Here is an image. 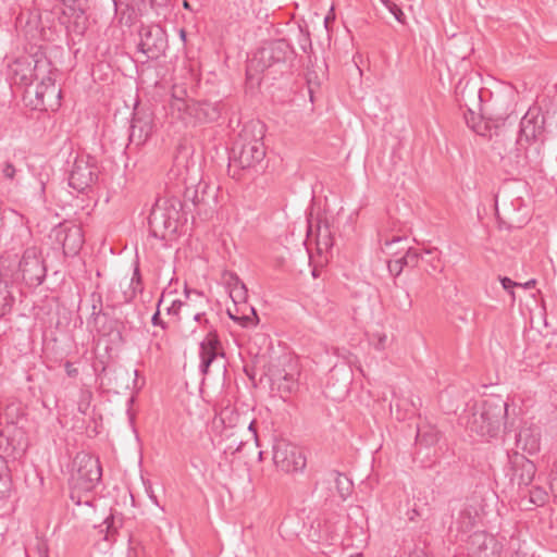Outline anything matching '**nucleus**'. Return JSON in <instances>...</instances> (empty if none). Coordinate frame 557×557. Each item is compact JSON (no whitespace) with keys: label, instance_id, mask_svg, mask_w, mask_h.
I'll return each mask as SVG.
<instances>
[{"label":"nucleus","instance_id":"obj_1","mask_svg":"<svg viewBox=\"0 0 557 557\" xmlns=\"http://www.w3.org/2000/svg\"><path fill=\"white\" fill-rule=\"evenodd\" d=\"M500 114L507 115L505 126L499 122L502 134L495 136L494 149L500 156L502 166L509 175H520L528 169H535L541 164V150L545 136V116L539 108L529 109L521 117L518 127L516 121L507 110Z\"/></svg>","mask_w":557,"mask_h":557},{"label":"nucleus","instance_id":"obj_2","mask_svg":"<svg viewBox=\"0 0 557 557\" xmlns=\"http://www.w3.org/2000/svg\"><path fill=\"white\" fill-rule=\"evenodd\" d=\"M455 99L463 112L466 124L478 135L499 136V122L505 125L507 115L495 111L496 101L482 104V89L478 83L470 78L461 77L455 86Z\"/></svg>","mask_w":557,"mask_h":557},{"label":"nucleus","instance_id":"obj_3","mask_svg":"<svg viewBox=\"0 0 557 557\" xmlns=\"http://www.w3.org/2000/svg\"><path fill=\"white\" fill-rule=\"evenodd\" d=\"M102 467L98 458L86 453H78L73 460L69 480L70 498L75 505L92 506L91 492L100 483Z\"/></svg>","mask_w":557,"mask_h":557},{"label":"nucleus","instance_id":"obj_4","mask_svg":"<svg viewBox=\"0 0 557 557\" xmlns=\"http://www.w3.org/2000/svg\"><path fill=\"white\" fill-rule=\"evenodd\" d=\"M295 51L286 39L265 41L247 62V79L260 82L259 74L267 70L283 71L288 69L294 59Z\"/></svg>","mask_w":557,"mask_h":557},{"label":"nucleus","instance_id":"obj_5","mask_svg":"<svg viewBox=\"0 0 557 557\" xmlns=\"http://www.w3.org/2000/svg\"><path fill=\"white\" fill-rule=\"evenodd\" d=\"M265 157V147L261 138L240 135L228 157L227 172L232 178L242 180L245 175L258 173Z\"/></svg>","mask_w":557,"mask_h":557},{"label":"nucleus","instance_id":"obj_6","mask_svg":"<svg viewBox=\"0 0 557 557\" xmlns=\"http://www.w3.org/2000/svg\"><path fill=\"white\" fill-rule=\"evenodd\" d=\"M182 211L183 203L180 198L171 196L158 199L148 219L150 235L162 240L175 235L181 220H187Z\"/></svg>","mask_w":557,"mask_h":557},{"label":"nucleus","instance_id":"obj_7","mask_svg":"<svg viewBox=\"0 0 557 557\" xmlns=\"http://www.w3.org/2000/svg\"><path fill=\"white\" fill-rule=\"evenodd\" d=\"M508 405L499 396H492L482 401L481 406L469 417L467 425L472 433L482 437H495L505 419Z\"/></svg>","mask_w":557,"mask_h":557},{"label":"nucleus","instance_id":"obj_8","mask_svg":"<svg viewBox=\"0 0 557 557\" xmlns=\"http://www.w3.org/2000/svg\"><path fill=\"white\" fill-rule=\"evenodd\" d=\"M223 104L221 101L189 100L176 98L170 104V113L173 117L181 120L186 126H197L213 123L222 114Z\"/></svg>","mask_w":557,"mask_h":557},{"label":"nucleus","instance_id":"obj_9","mask_svg":"<svg viewBox=\"0 0 557 557\" xmlns=\"http://www.w3.org/2000/svg\"><path fill=\"white\" fill-rule=\"evenodd\" d=\"M51 71V60L39 47L32 57H21L9 65V79L12 85L29 87L35 78Z\"/></svg>","mask_w":557,"mask_h":557},{"label":"nucleus","instance_id":"obj_10","mask_svg":"<svg viewBox=\"0 0 557 557\" xmlns=\"http://www.w3.org/2000/svg\"><path fill=\"white\" fill-rule=\"evenodd\" d=\"M47 275V268L41 249L37 246L27 247L18 262V269L12 273V282H24L29 287L42 284Z\"/></svg>","mask_w":557,"mask_h":557},{"label":"nucleus","instance_id":"obj_11","mask_svg":"<svg viewBox=\"0 0 557 557\" xmlns=\"http://www.w3.org/2000/svg\"><path fill=\"white\" fill-rule=\"evenodd\" d=\"M180 159L176 158L175 165L172 168L169 172L170 178L172 176H182L181 181L185 185L184 190V201L183 203V211L184 215L186 216L188 212L195 211L196 213L200 214L202 209L207 206H209L210 200L214 199V195L209 193V185L205 182L199 181L198 184L194 185L190 183L188 184V181L190 180L188 177L189 174V168L185 169L186 174L183 175L181 173L180 169Z\"/></svg>","mask_w":557,"mask_h":557},{"label":"nucleus","instance_id":"obj_12","mask_svg":"<svg viewBox=\"0 0 557 557\" xmlns=\"http://www.w3.org/2000/svg\"><path fill=\"white\" fill-rule=\"evenodd\" d=\"M100 166L96 157L78 153L73 162L69 176V185L78 193H85L98 182Z\"/></svg>","mask_w":557,"mask_h":557},{"label":"nucleus","instance_id":"obj_13","mask_svg":"<svg viewBox=\"0 0 557 557\" xmlns=\"http://www.w3.org/2000/svg\"><path fill=\"white\" fill-rule=\"evenodd\" d=\"M92 306L89 324H92L97 333L101 336L113 337V342L123 343L124 322L114 318L108 311L102 310V297L98 293L91 294Z\"/></svg>","mask_w":557,"mask_h":557},{"label":"nucleus","instance_id":"obj_14","mask_svg":"<svg viewBox=\"0 0 557 557\" xmlns=\"http://www.w3.org/2000/svg\"><path fill=\"white\" fill-rule=\"evenodd\" d=\"M169 40L165 29L158 24L143 25L139 29L138 51L149 60H158L165 54Z\"/></svg>","mask_w":557,"mask_h":557},{"label":"nucleus","instance_id":"obj_15","mask_svg":"<svg viewBox=\"0 0 557 557\" xmlns=\"http://www.w3.org/2000/svg\"><path fill=\"white\" fill-rule=\"evenodd\" d=\"M272 453L275 467L286 473L302 471L306 467L301 448L286 440H275Z\"/></svg>","mask_w":557,"mask_h":557},{"label":"nucleus","instance_id":"obj_16","mask_svg":"<svg viewBox=\"0 0 557 557\" xmlns=\"http://www.w3.org/2000/svg\"><path fill=\"white\" fill-rule=\"evenodd\" d=\"M63 9V21L69 33L83 36L88 27L87 10L89 0H61Z\"/></svg>","mask_w":557,"mask_h":557},{"label":"nucleus","instance_id":"obj_17","mask_svg":"<svg viewBox=\"0 0 557 557\" xmlns=\"http://www.w3.org/2000/svg\"><path fill=\"white\" fill-rule=\"evenodd\" d=\"M52 236L62 246L64 256H76L84 244L82 227L72 223L59 224L52 230Z\"/></svg>","mask_w":557,"mask_h":557},{"label":"nucleus","instance_id":"obj_18","mask_svg":"<svg viewBox=\"0 0 557 557\" xmlns=\"http://www.w3.org/2000/svg\"><path fill=\"white\" fill-rule=\"evenodd\" d=\"M153 127V113L149 110L135 108L129 126V144L137 147L144 145L151 136Z\"/></svg>","mask_w":557,"mask_h":557},{"label":"nucleus","instance_id":"obj_19","mask_svg":"<svg viewBox=\"0 0 557 557\" xmlns=\"http://www.w3.org/2000/svg\"><path fill=\"white\" fill-rule=\"evenodd\" d=\"M503 544L484 531L474 532L469 536L468 553L470 557H500Z\"/></svg>","mask_w":557,"mask_h":557},{"label":"nucleus","instance_id":"obj_20","mask_svg":"<svg viewBox=\"0 0 557 557\" xmlns=\"http://www.w3.org/2000/svg\"><path fill=\"white\" fill-rule=\"evenodd\" d=\"M218 357H224L222 343L216 330H210L199 343L200 372L206 375Z\"/></svg>","mask_w":557,"mask_h":557},{"label":"nucleus","instance_id":"obj_21","mask_svg":"<svg viewBox=\"0 0 557 557\" xmlns=\"http://www.w3.org/2000/svg\"><path fill=\"white\" fill-rule=\"evenodd\" d=\"M288 368L289 370L286 368L276 370L271 379L272 383L277 386V389L286 395L295 393L299 387V371L293 364H289Z\"/></svg>","mask_w":557,"mask_h":557},{"label":"nucleus","instance_id":"obj_22","mask_svg":"<svg viewBox=\"0 0 557 557\" xmlns=\"http://www.w3.org/2000/svg\"><path fill=\"white\" fill-rule=\"evenodd\" d=\"M535 472V465L524 456H520L515 460L513 479L517 480L519 486H529L534 479Z\"/></svg>","mask_w":557,"mask_h":557},{"label":"nucleus","instance_id":"obj_23","mask_svg":"<svg viewBox=\"0 0 557 557\" xmlns=\"http://www.w3.org/2000/svg\"><path fill=\"white\" fill-rule=\"evenodd\" d=\"M14 283L12 281L9 283L0 273V319L10 314L13 310L15 304Z\"/></svg>","mask_w":557,"mask_h":557},{"label":"nucleus","instance_id":"obj_24","mask_svg":"<svg viewBox=\"0 0 557 557\" xmlns=\"http://www.w3.org/2000/svg\"><path fill=\"white\" fill-rule=\"evenodd\" d=\"M517 447L533 454L540 449V433L531 428H522L516 435Z\"/></svg>","mask_w":557,"mask_h":557},{"label":"nucleus","instance_id":"obj_25","mask_svg":"<svg viewBox=\"0 0 557 557\" xmlns=\"http://www.w3.org/2000/svg\"><path fill=\"white\" fill-rule=\"evenodd\" d=\"M440 431L434 425L423 423L417 428L416 443L421 446H434L440 441Z\"/></svg>","mask_w":557,"mask_h":557},{"label":"nucleus","instance_id":"obj_26","mask_svg":"<svg viewBox=\"0 0 557 557\" xmlns=\"http://www.w3.org/2000/svg\"><path fill=\"white\" fill-rule=\"evenodd\" d=\"M227 315L231 320L237 322L243 327H252L259 323L257 311L251 306H244V310L240 314H233L232 309L227 308Z\"/></svg>","mask_w":557,"mask_h":557},{"label":"nucleus","instance_id":"obj_27","mask_svg":"<svg viewBox=\"0 0 557 557\" xmlns=\"http://www.w3.org/2000/svg\"><path fill=\"white\" fill-rule=\"evenodd\" d=\"M315 243L319 252L327 251L330 248H332L333 237L326 221L324 222L323 225L321 221L318 222Z\"/></svg>","mask_w":557,"mask_h":557},{"label":"nucleus","instance_id":"obj_28","mask_svg":"<svg viewBox=\"0 0 557 557\" xmlns=\"http://www.w3.org/2000/svg\"><path fill=\"white\" fill-rule=\"evenodd\" d=\"M190 305L187 302V301H182V300H173L172 304L166 308V312L168 314L172 315L174 318V327L177 332H180L184 337H187V334H185V332L183 331L182 329V325H181V310L183 308H185L186 310V313H190L188 311Z\"/></svg>","mask_w":557,"mask_h":557},{"label":"nucleus","instance_id":"obj_29","mask_svg":"<svg viewBox=\"0 0 557 557\" xmlns=\"http://www.w3.org/2000/svg\"><path fill=\"white\" fill-rule=\"evenodd\" d=\"M57 72V69L53 67V64L51 63V71L45 74H41L39 78H35L36 81H39V84L37 85L35 89V97H36V103L34 104L35 108L42 107L45 110H47V101H46V90L45 87H47L46 78L47 76L54 75Z\"/></svg>","mask_w":557,"mask_h":557},{"label":"nucleus","instance_id":"obj_30","mask_svg":"<svg viewBox=\"0 0 557 557\" xmlns=\"http://www.w3.org/2000/svg\"><path fill=\"white\" fill-rule=\"evenodd\" d=\"M47 87H45L46 90V101H47V108H53V106H60V98H61V89L57 87L55 85V78L54 75L47 76L46 78Z\"/></svg>","mask_w":557,"mask_h":557},{"label":"nucleus","instance_id":"obj_31","mask_svg":"<svg viewBox=\"0 0 557 557\" xmlns=\"http://www.w3.org/2000/svg\"><path fill=\"white\" fill-rule=\"evenodd\" d=\"M11 475L5 461L0 457V498L9 496L11 491Z\"/></svg>","mask_w":557,"mask_h":557},{"label":"nucleus","instance_id":"obj_32","mask_svg":"<svg viewBox=\"0 0 557 557\" xmlns=\"http://www.w3.org/2000/svg\"><path fill=\"white\" fill-rule=\"evenodd\" d=\"M335 482H336V488H337V492H338L341 498L345 500L351 493V490H352L351 481L346 475L338 473Z\"/></svg>","mask_w":557,"mask_h":557},{"label":"nucleus","instance_id":"obj_33","mask_svg":"<svg viewBox=\"0 0 557 557\" xmlns=\"http://www.w3.org/2000/svg\"><path fill=\"white\" fill-rule=\"evenodd\" d=\"M548 498L547 492L541 486H533L529 491V502L535 506H543Z\"/></svg>","mask_w":557,"mask_h":557},{"label":"nucleus","instance_id":"obj_34","mask_svg":"<svg viewBox=\"0 0 557 557\" xmlns=\"http://www.w3.org/2000/svg\"><path fill=\"white\" fill-rule=\"evenodd\" d=\"M12 240L20 246H25L32 240V232L24 225H18L12 235Z\"/></svg>","mask_w":557,"mask_h":557},{"label":"nucleus","instance_id":"obj_35","mask_svg":"<svg viewBox=\"0 0 557 557\" xmlns=\"http://www.w3.org/2000/svg\"><path fill=\"white\" fill-rule=\"evenodd\" d=\"M100 532L106 531L104 539L107 541H114L113 536L116 533L117 527L115 525V518L113 515L108 516L100 525Z\"/></svg>","mask_w":557,"mask_h":557},{"label":"nucleus","instance_id":"obj_36","mask_svg":"<svg viewBox=\"0 0 557 557\" xmlns=\"http://www.w3.org/2000/svg\"><path fill=\"white\" fill-rule=\"evenodd\" d=\"M383 5L394 15L395 20L400 24H406V14L403 12L401 8L396 4L392 0H381Z\"/></svg>","mask_w":557,"mask_h":557},{"label":"nucleus","instance_id":"obj_37","mask_svg":"<svg viewBox=\"0 0 557 557\" xmlns=\"http://www.w3.org/2000/svg\"><path fill=\"white\" fill-rule=\"evenodd\" d=\"M230 297L232 298L233 302L236 305L248 306L246 304V300L248 297V290H247L246 285H240L238 287H232V290H230Z\"/></svg>","mask_w":557,"mask_h":557},{"label":"nucleus","instance_id":"obj_38","mask_svg":"<svg viewBox=\"0 0 557 557\" xmlns=\"http://www.w3.org/2000/svg\"><path fill=\"white\" fill-rule=\"evenodd\" d=\"M403 257L407 268L418 267L420 259H423L422 255L417 249L411 247L406 249V252L403 255Z\"/></svg>","mask_w":557,"mask_h":557},{"label":"nucleus","instance_id":"obj_39","mask_svg":"<svg viewBox=\"0 0 557 557\" xmlns=\"http://www.w3.org/2000/svg\"><path fill=\"white\" fill-rule=\"evenodd\" d=\"M387 268L392 275L398 277L404 271V269L407 268V265L405 264V259L401 256L397 259L389 260L387 263Z\"/></svg>","mask_w":557,"mask_h":557},{"label":"nucleus","instance_id":"obj_40","mask_svg":"<svg viewBox=\"0 0 557 557\" xmlns=\"http://www.w3.org/2000/svg\"><path fill=\"white\" fill-rule=\"evenodd\" d=\"M1 173L4 178L13 181L16 174V168L11 161H5L1 165Z\"/></svg>","mask_w":557,"mask_h":557},{"label":"nucleus","instance_id":"obj_41","mask_svg":"<svg viewBox=\"0 0 557 557\" xmlns=\"http://www.w3.org/2000/svg\"><path fill=\"white\" fill-rule=\"evenodd\" d=\"M401 298L398 300H395V305L403 311H408L411 308L412 301L410 299V295L408 292L403 290L401 292Z\"/></svg>","mask_w":557,"mask_h":557},{"label":"nucleus","instance_id":"obj_42","mask_svg":"<svg viewBox=\"0 0 557 557\" xmlns=\"http://www.w3.org/2000/svg\"><path fill=\"white\" fill-rule=\"evenodd\" d=\"M163 302V297L159 300L158 302V306H157V311L154 312V314L152 315L151 318V323L154 325V326H161L163 330H166L169 327V323L164 322L161 318H160V307Z\"/></svg>","mask_w":557,"mask_h":557},{"label":"nucleus","instance_id":"obj_43","mask_svg":"<svg viewBox=\"0 0 557 557\" xmlns=\"http://www.w3.org/2000/svg\"><path fill=\"white\" fill-rule=\"evenodd\" d=\"M91 398V393L86 391L82 393V399L78 403V411L83 414L87 413L89 408V399Z\"/></svg>","mask_w":557,"mask_h":557},{"label":"nucleus","instance_id":"obj_44","mask_svg":"<svg viewBox=\"0 0 557 557\" xmlns=\"http://www.w3.org/2000/svg\"><path fill=\"white\" fill-rule=\"evenodd\" d=\"M499 281H500V284L503 286L504 289L508 290L512 297V300H515V293H513V288L516 286H518L519 284L513 282L512 280H510L509 277L507 276H500L499 277Z\"/></svg>","mask_w":557,"mask_h":557},{"label":"nucleus","instance_id":"obj_45","mask_svg":"<svg viewBox=\"0 0 557 557\" xmlns=\"http://www.w3.org/2000/svg\"><path fill=\"white\" fill-rule=\"evenodd\" d=\"M228 277L226 278V284L230 290H232V287H238L240 285H245L243 281L237 276L235 273H227Z\"/></svg>","mask_w":557,"mask_h":557},{"label":"nucleus","instance_id":"obj_46","mask_svg":"<svg viewBox=\"0 0 557 557\" xmlns=\"http://www.w3.org/2000/svg\"><path fill=\"white\" fill-rule=\"evenodd\" d=\"M64 369H65L67 376H70V377H76L79 373L78 369L71 361H65Z\"/></svg>","mask_w":557,"mask_h":557},{"label":"nucleus","instance_id":"obj_47","mask_svg":"<svg viewBox=\"0 0 557 557\" xmlns=\"http://www.w3.org/2000/svg\"><path fill=\"white\" fill-rule=\"evenodd\" d=\"M424 253L425 255H431L433 256L432 257V260H431V263H432V268L433 270H436L437 269V264H434L433 261L436 259V261L438 262L440 261V258H438V250L437 248H432V249H425L424 250Z\"/></svg>","mask_w":557,"mask_h":557},{"label":"nucleus","instance_id":"obj_48","mask_svg":"<svg viewBox=\"0 0 557 557\" xmlns=\"http://www.w3.org/2000/svg\"><path fill=\"white\" fill-rule=\"evenodd\" d=\"M129 548L127 553V557H138L137 548L135 545V540L133 537H129L128 540Z\"/></svg>","mask_w":557,"mask_h":557},{"label":"nucleus","instance_id":"obj_49","mask_svg":"<svg viewBox=\"0 0 557 557\" xmlns=\"http://www.w3.org/2000/svg\"><path fill=\"white\" fill-rule=\"evenodd\" d=\"M511 557H534L533 554H530L528 550L523 549L521 546L517 548Z\"/></svg>","mask_w":557,"mask_h":557},{"label":"nucleus","instance_id":"obj_50","mask_svg":"<svg viewBox=\"0 0 557 557\" xmlns=\"http://www.w3.org/2000/svg\"><path fill=\"white\" fill-rule=\"evenodd\" d=\"M185 96H186V90H185V89H180V90H177V89H175V88H174L173 94H172V99H171V101H170L169 106H170V104H171V103H172L176 98H183V99H185Z\"/></svg>","mask_w":557,"mask_h":557},{"label":"nucleus","instance_id":"obj_51","mask_svg":"<svg viewBox=\"0 0 557 557\" xmlns=\"http://www.w3.org/2000/svg\"><path fill=\"white\" fill-rule=\"evenodd\" d=\"M140 281H141V275H140L139 268H138V265H137V267L134 269V273H133L132 281H131V285H134L135 283H136V284H140Z\"/></svg>","mask_w":557,"mask_h":557},{"label":"nucleus","instance_id":"obj_52","mask_svg":"<svg viewBox=\"0 0 557 557\" xmlns=\"http://www.w3.org/2000/svg\"><path fill=\"white\" fill-rule=\"evenodd\" d=\"M405 238L400 237V236H393L392 239H386L384 245L386 248L391 247L393 244L395 243H400L403 242Z\"/></svg>","mask_w":557,"mask_h":557},{"label":"nucleus","instance_id":"obj_53","mask_svg":"<svg viewBox=\"0 0 557 557\" xmlns=\"http://www.w3.org/2000/svg\"><path fill=\"white\" fill-rule=\"evenodd\" d=\"M132 287V296H134L136 293H141L144 287H143V282L140 281V284H134V285H131Z\"/></svg>","mask_w":557,"mask_h":557},{"label":"nucleus","instance_id":"obj_54","mask_svg":"<svg viewBox=\"0 0 557 557\" xmlns=\"http://www.w3.org/2000/svg\"><path fill=\"white\" fill-rule=\"evenodd\" d=\"M200 324L203 326V329L207 331V333L210 332V330H215L214 326L210 323V321L207 318H205Z\"/></svg>","mask_w":557,"mask_h":557},{"label":"nucleus","instance_id":"obj_55","mask_svg":"<svg viewBox=\"0 0 557 557\" xmlns=\"http://www.w3.org/2000/svg\"><path fill=\"white\" fill-rule=\"evenodd\" d=\"M536 284V281L534 278L532 280H529L528 282H525L522 287L525 288V289H530V288H533ZM518 286H521V284H519Z\"/></svg>","mask_w":557,"mask_h":557},{"label":"nucleus","instance_id":"obj_56","mask_svg":"<svg viewBox=\"0 0 557 557\" xmlns=\"http://www.w3.org/2000/svg\"><path fill=\"white\" fill-rule=\"evenodd\" d=\"M255 424H256V422H255V421H251V422L249 423V425H248V430L251 432L252 437L257 440V438H258V435H257V430H256V428H255Z\"/></svg>","mask_w":557,"mask_h":557},{"label":"nucleus","instance_id":"obj_57","mask_svg":"<svg viewBox=\"0 0 557 557\" xmlns=\"http://www.w3.org/2000/svg\"><path fill=\"white\" fill-rule=\"evenodd\" d=\"M205 315H206L205 312H197L194 314L193 319H194V321L201 323L203 321V319L206 318Z\"/></svg>","mask_w":557,"mask_h":557},{"label":"nucleus","instance_id":"obj_58","mask_svg":"<svg viewBox=\"0 0 557 557\" xmlns=\"http://www.w3.org/2000/svg\"><path fill=\"white\" fill-rule=\"evenodd\" d=\"M304 52H307V49H311V41L308 37L305 38V42L300 45Z\"/></svg>","mask_w":557,"mask_h":557},{"label":"nucleus","instance_id":"obj_59","mask_svg":"<svg viewBox=\"0 0 557 557\" xmlns=\"http://www.w3.org/2000/svg\"><path fill=\"white\" fill-rule=\"evenodd\" d=\"M243 310H244V305L234 304V310H232V311H233V314H240Z\"/></svg>","mask_w":557,"mask_h":557},{"label":"nucleus","instance_id":"obj_60","mask_svg":"<svg viewBox=\"0 0 557 557\" xmlns=\"http://www.w3.org/2000/svg\"><path fill=\"white\" fill-rule=\"evenodd\" d=\"M550 488L553 492L557 491V475L553 476L550 480Z\"/></svg>","mask_w":557,"mask_h":557},{"label":"nucleus","instance_id":"obj_61","mask_svg":"<svg viewBox=\"0 0 557 557\" xmlns=\"http://www.w3.org/2000/svg\"><path fill=\"white\" fill-rule=\"evenodd\" d=\"M178 34H180V38L185 42L186 37H187L186 30L184 28H181Z\"/></svg>","mask_w":557,"mask_h":557},{"label":"nucleus","instance_id":"obj_62","mask_svg":"<svg viewBox=\"0 0 557 557\" xmlns=\"http://www.w3.org/2000/svg\"><path fill=\"white\" fill-rule=\"evenodd\" d=\"M183 8L186 10H191L190 3L187 0L183 1Z\"/></svg>","mask_w":557,"mask_h":557},{"label":"nucleus","instance_id":"obj_63","mask_svg":"<svg viewBox=\"0 0 557 557\" xmlns=\"http://www.w3.org/2000/svg\"><path fill=\"white\" fill-rule=\"evenodd\" d=\"M467 518L468 520L471 519L470 515L468 512H460L459 519Z\"/></svg>","mask_w":557,"mask_h":557},{"label":"nucleus","instance_id":"obj_64","mask_svg":"<svg viewBox=\"0 0 557 557\" xmlns=\"http://www.w3.org/2000/svg\"><path fill=\"white\" fill-rule=\"evenodd\" d=\"M132 1V5H139V2H144V0H131Z\"/></svg>","mask_w":557,"mask_h":557}]
</instances>
